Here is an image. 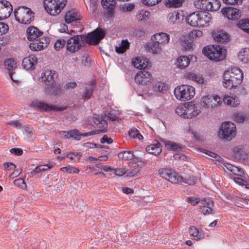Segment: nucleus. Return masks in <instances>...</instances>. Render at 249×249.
<instances>
[{"instance_id":"obj_18","label":"nucleus","mask_w":249,"mask_h":249,"mask_svg":"<svg viewBox=\"0 0 249 249\" xmlns=\"http://www.w3.org/2000/svg\"><path fill=\"white\" fill-rule=\"evenodd\" d=\"M166 179L168 180L169 181L172 183L175 184L178 183L181 181H183L185 183H188L191 185L195 184V181L193 180L192 181L190 180V182H189L188 180L187 181L186 180H183L182 177L179 176L177 172L171 169H170V172H169L168 175L167 176V178Z\"/></svg>"},{"instance_id":"obj_16","label":"nucleus","mask_w":249,"mask_h":249,"mask_svg":"<svg viewBox=\"0 0 249 249\" xmlns=\"http://www.w3.org/2000/svg\"><path fill=\"white\" fill-rule=\"evenodd\" d=\"M57 73L53 70H46L41 74L42 80L47 85L55 82L57 78Z\"/></svg>"},{"instance_id":"obj_35","label":"nucleus","mask_w":249,"mask_h":249,"mask_svg":"<svg viewBox=\"0 0 249 249\" xmlns=\"http://www.w3.org/2000/svg\"><path fill=\"white\" fill-rule=\"evenodd\" d=\"M152 89L156 93H163L166 91L167 86L164 83L157 82L153 85Z\"/></svg>"},{"instance_id":"obj_42","label":"nucleus","mask_w":249,"mask_h":249,"mask_svg":"<svg viewBox=\"0 0 249 249\" xmlns=\"http://www.w3.org/2000/svg\"><path fill=\"white\" fill-rule=\"evenodd\" d=\"M152 43L149 45V52L155 54L159 53L161 50L160 45L155 40H152Z\"/></svg>"},{"instance_id":"obj_54","label":"nucleus","mask_w":249,"mask_h":249,"mask_svg":"<svg viewBox=\"0 0 249 249\" xmlns=\"http://www.w3.org/2000/svg\"><path fill=\"white\" fill-rule=\"evenodd\" d=\"M142 4L147 6H152L158 4L161 0H142Z\"/></svg>"},{"instance_id":"obj_6","label":"nucleus","mask_w":249,"mask_h":249,"mask_svg":"<svg viewBox=\"0 0 249 249\" xmlns=\"http://www.w3.org/2000/svg\"><path fill=\"white\" fill-rule=\"evenodd\" d=\"M67 0H44L45 9L51 15H56L60 13L66 4Z\"/></svg>"},{"instance_id":"obj_27","label":"nucleus","mask_w":249,"mask_h":249,"mask_svg":"<svg viewBox=\"0 0 249 249\" xmlns=\"http://www.w3.org/2000/svg\"><path fill=\"white\" fill-rule=\"evenodd\" d=\"M146 151L148 153L158 155L162 151L161 144L159 142H157L154 144H151L146 147Z\"/></svg>"},{"instance_id":"obj_36","label":"nucleus","mask_w":249,"mask_h":249,"mask_svg":"<svg viewBox=\"0 0 249 249\" xmlns=\"http://www.w3.org/2000/svg\"><path fill=\"white\" fill-rule=\"evenodd\" d=\"M177 66L179 68L184 69L188 66L190 59L186 56H180L177 59Z\"/></svg>"},{"instance_id":"obj_52","label":"nucleus","mask_w":249,"mask_h":249,"mask_svg":"<svg viewBox=\"0 0 249 249\" xmlns=\"http://www.w3.org/2000/svg\"><path fill=\"white\" fill-rule=\"evenodd\" d=\"M170 170V168H160L158 170V174L161 177L166 179Z\"/></svg>"},{"instance_id":"obj_21","label":"nucleus","mask_w":249,"mask_h":249,"mask_svg":"<svg viewBox=\"0 0 249 249\" xmlns=\"http://www.w3.org/2000/svg\"><path fill=\"white\" fill-rule=\"evenodd\" d=\"M152 40H155L160 45L167 44L170 40V36L168 34L163 32L156 33L151 37Z\"/></svg>"},{"instance_id":"obj_60","label":"nucleus","mask_w":249,"mask_h":249,"mask_svg":"<svg viewBox=\"0 0 249 249\" xmlns=\"http://www.w3.org/2000/svg\"><path fill=\"white\" fill-rule=\"evenodd\" d=\"M223 2L226 4L232 5V4H237L239 5L241 4L242 2V0H223Z\"/></svg>"},{"instance_id":"obj_30","label":"nucleus","mask_w":249,"mask_h":249,"mask_svg":"<svg viewBox=\"0 0 249 249\" xmlns=\"http://www.w3.org/2000/svg\"><path fill=\"white\" fill-rule=\"evenodd\" d=\"M184 77L186 79H190L196 82L198 84L204 83V79L202 75L196 74L192 72H188L185 74Z\"/></svg>"},{"instance_id":"obj_46","label":"nucleus","mask_w":249,"mask_h":249,"mask_svg":"<svg viewBox=\"0 0 249 249\" xmlns=\"http://www.w3.org/2000/svg\"><path fill=\"white\" fill-rule=\"evenodd\" d=\"M186 104L184 105H181L178 106L176 108V113L180 117H182L184 118H186L185 114H186Z\"/></svg>"},{"instance_id":"obj_64","label":"nucleus","mask_w":249,"mask_h":249,"mask_svg":"<svg viewBox=\"0 0 249 249\" xmlns=\"http://www.w3.org/2000/svg\"><path fill=\"white\" fill-rule=\"evenodd\" d=\"M8 124L12 125L17 128H20L21 126V124L18 121H12L7 123Z\"/></svg>"},{"instance_id":"obj_20","label":"nucleus","mask_w":249,"mask_h":249,"mask_svg":"<svg viewBox=\"0 0 249 249\" xmlns=\"http://www.w3.org/2000/svg\"><path fill=\"white\" fill-rule=\"evenodd\" d=\"M37 58L35 55H31L23 58L22 62V67L26 70H32L35 68L37 64Z\"/></svg>"},{"instance_id":"obj_5","label":"nucleus","mask_w":249,"mask_h":249,"mask_svg":"<svg viewBox=\"0 0 249 249\" xmlns=\"http://www.w3.org/2000/svg\"><path fill=\"white\" fill-rule=\"evenodd\" d=\"M174 94L178 100L185 101L191 99L195 95V89L191 86L182 85L174 89Z\"/></svg>"},{"instance_id":"obj_47","label":"nucleus","mask_w":249,"mask_h":249,"mask_svg":"<svg viewBox=\"0 0 249 249\" xmlns=\"http://www.w3.org/2000/svg\"><path fill=\"white\" fill-rule=\"evenodd\" d=\"M71 138H74V140H80L81 136H87L88 134H80L79 131L76 129L70 130Z\"/></svg>"},{"instance_id":"obj_48","label":"nucleus","mask_w":249,"mask_h":249,"mask_svg":"<svg viewBox=\"0 0 249 249\" xmlns=\"http://www.w3.org/2000/svg\"><path fill=\"white\" fill-rule=\"evenodd\" d=\"M14 184L15 186H16L21 189H26V187H27L26 183L25 182L23 179L22 178H19L15 179L14 181Z\"/></svg>"},{"instance_id":"obj_17","label":"nucleus","mask_w":249,"mask_h":249,"mask_svg":"<svg viewBox=\"0 0 249 249\" xmlns=\"http://www.w3.org/2000/svg\"><path fill=\"white\" fill-rule=\"evenodd\" d=\"M101 3L104 9L107 11L106 13L107 18H110L113 16L114 10L116 3L115 0H102Z\"/></svg>"},{"instance_id":"obj_55","label":"nucleus","mask_w":249,"mask_h":249,"mask_svg":"<svg viewBox=\"0 0 249 249\" xmlns=\"http://www.w3.org/2000/svg\"><path fill=\"white\" fill-rule=\"evenodd\" d=\"M199 209L200 211L203 213L204 215L212 213V212H213V209L211 207H206L205 205L200 206Z\"/></svg>"},{"instance_id":"obj_12","label":"nucleus","mask_w":249,"mask_h":249,"mask_svg":"<svg viewBox=\"0 0 249 249\" xmlns=\"http://www.w3.org/2000/svg\"><path fill=\"white\" fill-rule=\"evenodd\" d=\"M13 10L11 3L6 0H0V20L8 18Z\"/></svg>"},{"instance_id":"obj_34","label":"nucleus","mask_w":249,"mask_h":249,"mask_svg":"<svg viewBox=\"0 0 249 249\" xmlns=\"http://www.w3.org/2000/svg\"><path fill=\"white\" fill-rule=\"evenodd\" d=\"M239 59L243 63H249V48H245L238 54Z\"/></svg>"},{"instance_id":"obj_56","label":"nucleus","mask_w":249,"mask_h":249,"mask_svg":"<svg viewBox=\"0 0 249 249\" xmlns=\"http://www.w3.org/2000/svg\"><path fill=\"white\" fill-rule=\"evenodd\" d=\"M8 29V26L6 23L0 22V36H2L6 33Z\"/></svg>"},{"instance_id":"obj_1","label":"nucleus","mask_w":249,"mask_h":249,"mask_svg":"<svg viewBox=\"0 0 249 249\" xmlns=\"http://www.w3.org/2000/svg\"><path fill=\"white\" fill-rule=\"evenodd\" d=\"M106 34L105 30L98 28L87 36L74 35L67 40V50L72 53H75L84 45L85 42L89 44L97 45L105 37Z\"/></svg>"},{"instance_id":"obj_59","label":"nucleus","mask_w":249,"mask_h":249,"mask_svg":"<svg viewBox=\"0 0 249 249\" xmlns=\"http://www.w3.org/2000/svg\"><path fill=\"white\" fill-rule=\"evenodd\" d=\"M232 173L236 176L242 177V175L244 174L243 171L238 167L234 166Z\"/></svg>"},{"instance_id":"obj_63","label":"nucleus","mask_w":249,"mask_h":249,"mask_svg":"<svg viewBox=\"0 0 249 249\" xmlns=\"http://www.w3.org/2000/svg\"><path fill=\"white\" fill-rule=\"evenodd\" d=\"M187 200L188 202L191 203V204L194 206L198 204L200 201V199L199 198H195V197H188Z\"/></svg>"},{"instance_id":"obj_14","label":"nucleus","mask_w":249,"mask_h":249,"mask_svg":"<svg viewBox=\"0 0 249 249\" xmlns=\"http://www.w3.org/2000/svg\"><path fill=\"white\" fill-rule=\"evenodd\" d=\"M30 44L31 50L35 51H39L46 47L49 43L48 38L42 37L34 40Z\"/></svg>"},{"instance_id":"obj_37","label":"nucleus","mask_w":249,"mask_h":249,"mask_svg":"<svg viewBox=\"0 0 249 249\" xmlns=\"http://www.w3.org/2000/svg\"><path fill=\"white\" fill-rule=\"evenodd\" d=\"M223 100L224 104L233 107H236L239 104V101L236 97L225 96Z\"/></svg>"},{"instance_id":"obj_32","label":"nucleus","mask_w":249,"mask_h":249,"mask_svg":"<svg viewBox=\"0 0 249 249\" xmlns=\"http://www.w3.org/2000/svg\"><path fill=\"white\" fill-rule=\"evenodd\" d=\"M162 142L168 149L174 151H179L181 149V145L171 141L161 140Z\"/></svg>"},{"instance_id":"obj_24","label":"nucleus","mask_w":249,"mask_h":249,"mask_svg":"<svg viewBox=\"0 0 249 249\" xmlns=\"http://www.w3.org/2000/svg\"><path fill=\"white\" fill-rule=\"evenodd\" d=\"M95 85L94 80L91 81L90 84L85 87L82 93V97L87 100L89 99L91 97Z\"/></svg>"},{"instance_id":"obj_15","label":"nucleus","mask_w":249,"mask_h":249,"mask_svg":"<svg viewBox=\"0 0 249 249\" xmlns=\"http://www.w3.org/2000/svg\"><path fill=\"white\" fill-rule=\"evenodd\" d=\"M223 15L231 20H237L241 17L240 11L231 7H227L222 10Z\"/></svg>"},{"instance_id":"obj_11","label":"nucleus","mask_w":249,"mask_h":249,"mask_svg":"<svg viewBox=\"0 0 249 249\" xmlns=\"http://www.w3.org/2000/svg\"><path fill=\"white\" fill-rule=\"evenodd\" d=\"M31 106L46 111L52 110L61 111L67 108V107L66 106L59 107L56 106L50 105L43 102L38 101H35L33 102L31 104Z\"/></svg>"},{"instance_id":"obj_44","label":"nucleus","mask_w":249,"mask_h":249,"mask_svg":"<svg viewBox=\"0 0 249 249\" xmlns=\"http://www.w3.org/2000/svg\"><path fill=\"white\" fill-rule=\"evenodd\" d=\"M183 0H167L166 5L169 7H179L181 6Z\"/></svg>"},{"instance_id":"obj_39","label":"nucleus","mask_w":249,"mask_h":249,"mask_svg":"<svg viewBox=\"0 0 249 249\" xmlns=\"http://www.w3.org/2000/svg\"><path fill=\"white\" fill-rule=\"evenodd\" d=\"M5 66L6 68L9 71H12L14 69H15L16 67V63L15 61L13 59H9L6 60L4 61ZM9 75L11 78V79L14 81L12 78V73L11 71H9Z\"/></svg>"},{"instance_id":"obj_22","label":"nucleus","mask_w":249,"mask_h":249,"mask_svg":"<svg viewBox=\"0 0 249 249\" xmlns=\"http://www.w3.org/2000/svg\"><path fill=\"white\" fill-rule=\"evenodd\" d=\"M199 19L198 20V27H207L209 25L211 20V14L209 13L199 12Z\"/></svg>"},{"instance_id":"obj_57","label":"nucleus","mask_w":249,"mask_h":249,"mask_svg":"<svg viewBox=\"0 0 249 249\" xmlns=\"http://www.w3.org/2000/svg\"><path fill=\"white\" fill-rule=\"evenodd\" d=\"M114 174L117 176H122L126 173V170L124 168H120L114 169Z\"/></svg>"},{"instance_id":"obj_29","label":"nucleus","mask_w":249,"mask_h":249,"mask_svg":"<svg viewBox=\"0 0 249 249\" xmlns=\"http://www.w3.org/2000/svg\"><path fill=\"white\" fill-rule=\"evenodd\" d=\"M93 121L95 125L99 128L100 131H107V123L105 119L100 117H95L93 118Z\"/></svg>"},{"instance_id":"obj_61","label":"nucleus","mask_w":249,"mask_h":249,"mask_svg":"<svg viewBox=\"0 0 249 249\" xmlns=\"http://www.w3.org/2000/svg\"><path fill=\"white\" fill-rule=\"evenodd\" d=\"M10 152L16 156H20L23 154L22 149L19 148H12L10 150Z\"/></svg>"},{"instance_id":"obj_58","label":"nucleus","mask_w":249,"mask_h":249,"mask_svg":"<svg viewBox=\"0 0 249 249\" xmlns=\"http://www.w3.org/2000/svg\"><path fill=\"white\" fill-rule=\"evenodd\" d=\"M213 201L210 198H204L201 201V204L205 205L206 207L213 206Z\"/></svg>"},{"instance_id":"obj_19","label":"nucleus","mask_w":249,"mask_h":249,"mask_svg":"<svg viewBox=\"0 0 249 249\" xmlns=\"http://www.w3.org/2000/svg\"><path fill=\"white\" fill-rule=\"evenodd\" d=\"M45 89L46 93L53 96H56L61 93L62 90L60 85L56 82L46 85Z\"/></svg>"},{"instance_id":"obj_49","label":"nucleus","mask_w":249,"mask_h":249,"mask_svg":"<svg viewBox=\"0 0 249 249\" xmlns=\"http://www.w3.org/2000/svg\"><path fill=\"white\" fill-rule=\"evenodd\" d=\"M60 170L64 172H66L68 173H78L79 171L78 169L74 168L71 166L63 167L60 168Z\"/></svg>"},{"instance_id":"obj_13","label":"nucleus","mask_w":249,"mask_h":249,"mask_svg":"<svg viewBox=\"0 0 249 249\" xmlns=\"http://www.w3.org/2000/svg\"><path fill=\"white\" fill-rule=\"evenodd\" d=\"M201 112V107L198 104L189 102L186 104L185 117L191 119L198 116Z\"/></svg>"},{"instance_id":"obj_9","label":"nucleus","mask_w":249,"mask_h":249,"mask_svg":"<svg viewBox=\"0 0 249 249\" xmlns=\"http://www.w3.org/2000/svg\"><path fill=\"white\" fill-rule=\"evenodd\" d=\"M221 98L217 95H207L203 96L200 101V105L203 108L212 109L220 105Z\"/></svg>"},{"instance_id":"obj_10","label":"nucleus","mask_w":249,"mask_h":249,"mask_svg":"<svg viewBox=\"0 0 249 249\" xmlns=\"http://www.w3.org/2000/svg\"><path fill=\"white\" fill-rule=\"evenodd\" d=\"M135 82L139 85H147L151 83L152 76L145 70L139 71L135 76Z\"/></svg>"},{"instance_id":"obj_45","label":"nucleus","mask_w":249,"mask_h":249,"mask_svg":"<svg viewBox=\"0 0 249 249\" xmlns=\"http://www.w3.org/2000/svg\"><path fill=\"white\" fill-rule=\"evenodd\" d=\"M82 154L80 152H71L66 154V156L73 161H79L82 156Z\"/></svg>"},{"instance_id":"obj_62","label":"nucleus","mask_w":249,"mask_h":249,"mask_svg":"<svg viewBox=\"0 0 249 249\" xmlns=\"http://www.w3.org/2000/svg\"><path fill=\"white\" fill-rule=\"evenodd\" d=\"M100 142L102 143H104L106 142L108 144H110V143H112L113 140L110 138H108L107 135H104L101 139Z\"/></svg>"},{"instance_id":"obj_25","label":"nucleus","mask_w":249,"mask_h":249,"mask_svg":"<svg viewBox=\"0 0 249 249\" xmlns=\"http://www.w3.org/2000/svg\"><path fill=\"white\" fill-rule=\"evenodd\" d=\"M80 15L77 11L71 10L68 11L65 16V20L67 23H70L73 21L80 20Z\"/></svg>"},{"instance_id":"obj_31","label":"nucleus","mask_w":249,"mask_h":249,"mask_svg":"<svg viewBox=\"0 0 249 249\" xmlns=\"http://www.w3.org/2000/svg\"><path fill=\"white\" fill-rule=\"evenodd\" d=\"M181 15L177 11L170 12L167 16L168 22L171 24H178L179 22Z\"/></svg>"},{"instance_id":"obj_50","label":"nucleus","mask_w":249,"mask_h":249,"mask_svg":"<svg viewBox=\"0 0 249 249\" xmlns=\"http://www.w3.org/2000/svg\"><path fill=\"white\" fill-rule=\"evenodd\" d=\"M66 42V40L64 39H58L54 43V48L56 50L58 51L65 46Z\"/></svg>"},{"instance_id":"obj_2","label":"nucleus","mask_w":249,"mask_h":249,"mask_svg":"<svg viewBox=\"0 0 249 249\" xmlns=\"http://www.w3.org/2000/svg\"><path fill=\"white\" fill-rule=\"evenodd\" d=\"M243 79L242 71L236 67L226 71L223 75V86L227 89H231L239 85Z\"/></svg>"},{"instance_id":"obj_53","label":"nucleus","mask_w":249,"mask_h":249,"mask_svg":"<svg viewBox=\"0 0 249 249\" xmlns=\"http://www.w3.org/2000/svg\"><path fill=\"white\" fill-rule=\"evenodd\" d=\"M198 230L195 226H191L189 229V233L192 236L198 239Z\"/></svg>"},{"instance_id":"obj_40","label":"nucleus","mask_w":249,"mask_h":249,"mask_svg":"<svg viewBox=\"0 0 249 249\" xmlns=\"http://www.w3.org/2000/svg\"><path fill=\"white\" fill-rule=\"evenodd\" d=\"M53 166V164L50 163L45 165H38L35 168V169L31 172V173L32 175H35L42 171H44L52 168Z\"/></svg>"},{"instance_id":"obj_28","label":"nucleus","mask_w":249,"mask_h":249,"mask_svg":"<svg viewBox=\"0 0 249 249\" xmlns=\"http://www.w3.org/2000/svg\"><path fill=\"white\" fill-rule=\"evenodd\" d=\"M199 12H194L190 14L187 18L186 20L188 24L193 27H197L199 19Z\"/></svg>"},{"instance_id":"obj_33","label":"nucleus","mask_w":249,"mask_h":249,"mask_svg":"<svg viewBox=\"0 0 249 249\" xmlns=\"http://www.w3.org/2000/svg\"><path fill=\"white\" fill-rule=\"evenodd\" d=\"M132 63L133 66L135 68L141 70L143 69V70L147 68L148 65V62L147 60L142 59L141 58L138 57L135 58Z\"/></svg>"},{"instance_id":"obj_7","label":"nucleus","mask_w":249,"mask_h":249,"mask_svg":"<svg viewBox=\"0 0 249 249\" xmlns=\"http://www.w3.org/2000/svg\"><path fill=\"white\" fill-rule=\"evenodd\" d=\"M236 130L234 124L229 121L224 122L221 124L218 132V136L220 139L230 141L235 136Z\"/></svg>"},{"instance_id":"obj_38","label":"nucleus","mask_w":249,"mask_h":249,"mask_svg":"<svg viewBox=\"0 0 249 249\" xmlns=\"http://www.w3.org/2000/svg\"><path fill=\"white\" fill-rule=\"evenodd\" d=\"M118 157L120 159H122L124 160H129L135 159L137 160H139L138 158H135L131 151H124L120 152L118 155Z\"/></svg>"},{"instance_id":"obj_4","label":"nucleus","mask_w":249,"mask_h":249,"mask_svg":"<svg viewBox=\"0 0 249 249\" xmlns=\"http://www.w3.org/2000/svg\"><path fill=\"white\" fill-rule=\"evenodd\" d=\"M14 13L16 20L22 24H29L34 19V13L25 6L18 7L15 9Z\"/></svg>"},{"instance_id":"obj_8","label":"nucleus","mask_w":249,"mask_h":249,"mask_svg":"<svg viewBox=\"0 0 249 249\" xmlns=\"http://www.w3.org/2000/svg\"><path fill=\"white\" fill-rule=\"evenodd\" d=\"M194 5L203 11H216L220 8V2L217 0H197L194 2Z\"/></svg>"},{"instance_id":"obj_3","label":"nucleus","mask_w":249,"mask_h":249,"mask_svg":"<svg viewBox=\"0 0 249 249\" xmlns=\"http://www.w3.org/2000/svg\"><path fill=\"white\" fill-rule=\"evenodd\" d=\"M202 52L205 56L215 62L221 61L226 57V50L220 45H213L205 47Z\"/></svg>"},{"instance_id":"obj_43","label":"nucleus","mask_w":249,"mask_h":249,"mask_svg":"<svg viewBox=\"0 0 249 249\" xmlns=\"http://www.w3.org/2000/svg\"><path fill=\"white\" fill-rule=\"evenodd\" d=\"M238 26L243 31L249 34V19L241 20L238 24Z\"/></svg>"},{"instance_id":"obj_26","label":"nucleus","mask_w":249,"mask_h":249,"mask_svg":"<svg viewBox=\"0 0 249 249\" xmlns=\"http://www.w3.org/2000/svg\"><path fill=\"white\" fill-rule=\"evenodd\" d=\"M213 36L215 41L220 42H225L229 39L228 35L221 30L214 31Z\"/></svg>"},{"instance_id":"obj_23","label":"nucleus","mask_w":249,"mask_h":249,"mask_svg":"<svg viewBox=\"0 0 249 249\" xmlns=\"http://www.w3.org/2000/svg\"><path fill=\"white\" fill-rule=\"evenodd\" d=\"M26 33L27 38L30 41L39 38L43 34L42 32L39 31L37 28L34 26L28 28Z\"/></svg>"},{"instance_id":"obj_51","label":"nucleus","mask_w":249,"mask_h":249,"mask_svg":"<svg viewBox=\"0 0 249 249\" xmlns=\"http://www.w3.org/2000/svg\"><path fill=\"white\" fill-rule=\"evenodd\" d=\"M203 35V33L199 30H194L191 31L189 34V36L190 38H196L201 36Z\"/></svg>"},{"instance_id":"obj_41","label":"nucleus","mask_w":249,"mask_h":249,"mask_svg":"<svg viewBox=\"0 0 249 249\" xmlns=\"http://www.w3.org/2000/svg\"><path fill=\"white\" fill-rule=\"evenodd\" d=\"M150 13L148 11L140 10L137 14L136 17L139 21H145L149 19Z\"/></svg>"}]
</instances>
